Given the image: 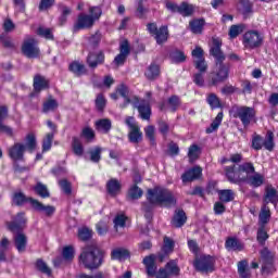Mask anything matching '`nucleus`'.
<instances>
[{
  "label": "nucleus",
  "mask_w": 278,
  "mask_h": 278,
  "mask_svg": "<svg viewBox=\"0 0 278 278\" xmlns=\"http://www.w3.org/2000/svg\"><path fill=\"white\" fill-rule=\"evenodd\" d=\"M212 47L210 49V55L215 60L213 71L208 73L207 84L208 86H218L229 79V71L231 64L227 61V55L223 52V40L220 38H212Z\"/></svg>",
  "instance_id": "obj_1"
},
{
  "label": "nucleus",
  "mask_w": 278,
  "mask_h": 278,
  "mask_svg": "<svg viewBox=\"0 0 278 278\" xmlns=\"http://www.w3.org/2000/svg\"><path fill=\"white\" fill-rule=\"evenodd\" d=\"M147 199L149 202L142 204V210L146 212V218H151L154 205H163L164 207H173L177 205V199L173 192L166 188L155 187L148 189Z\"/></svg>",
  "instance_id": "obj_2"
},
{
  "label": "nucleus",
  "mask_w": 278,
  "mask_h": 278,
  "mask_svg": "<svg viewBox=\"0 0 278 278\" xmlns=\"http://www.w3.org/2000/svg\"><path fill=\"white\" fill-rule=\"evenodd\" d=\"M105 257V251H103L97 243L86 245L80 255L79 262L88 270H97L102 264Z\"/></svg>",
  "instance_id": "obj_3"
},
{
  "label": "nucleus",
  "mask_w": 278,
  "mask_h": 278,
  "mask_svg": "<svg viewBox=\"0 0 278 278\" xmlns=\"http://www.w3.org/2000/svg\"><path fill=\"white\" fill-rule=\"evenodd\" d=\"M26 223L27 219L25 218L24 212L17 213L13 222L8 223L9 231L16 233L13 237V242L18 253H25V251H27V236L22 232L25 229Z\"/></svg>",
  "instance_id": "obj_4"
},
{
  "label": "nucleus",
  "mask_w": 278,
  "mask_h": 278,
  "mask_svg": "<svg viewBox=\"0 0 278 278\" xmlns=\"http://www.w3.org/2000/svg\"><path fill=\"white\" fill-rule=\"evenodd\" d=\"M225 175L230 181V184H240L241 181H247L249 175L255 173V167L252 163H243L241 165H229L224 168Z\"/></svg>",
  "instance_id": "obj_5"
},
{
  "label": "nucleus",
  "mask_w": 278,
  "mask_h": 278,
  "mask_svg": "<svg viewBox=\"0 0 278 278\" xmlns=\"http://www.w3.org/2000/svg\"><path fill=\"white\" fill-rule=\"evenodd\" d=\"M89 14H79L76 24L74 25V31H79V29H90L94 25L96 21L101 18L103 11L99 7H90Z\"/></svg>",
  "instance_id": "obj_6"
},
{
  "label": "nucleus",
  "mask_w": 278,
  "mask_h": 278,
  "mask_svg": "<svg viewBox=\"0 0 278 278\" xmlns=\"http://www.w3.org/2000/svg\"><path fill=\"white\" fill-rule=\"evenodd\" d=\"M232 116L233 118H239L244 129H247L249 128L251 123L255 121L257 116V112H255L254 108H250V106H233Z\"/></svg>",
  "instance_id": "obj_7"
},
{
  "label": "nucleus",
  "mask_w": 278,
  "mask_h": 278,
  "mask_svg": "<svg viewBox=\"0 0 278 278\" xmlns=\"http://www.w3.org/2000/svg\"><path fill=\"white\" fill-rule=\"evenodd\" d=\"M275 135L271 131H268L265 139L264 137L254 134L252 136V149L254 151H262L264 147L267 151H273L275 149Z\"/></svg>",
  "instance_id": "obj_8"
},
{
  "label": "nucleus",
  "mask_w": 278,
  "mask_h": 278,
  "mask_svg": "<svg viewBox=\"0 0 278 278\" xmlns=\"http://www.w3.org/2000/svg\"><path fill=\"white\" fill-rule=\"evenodd\" d=\"M245 49H260L264 45V37L257 30H249L243 35Z\"/></svg>",
  "instance_id": "obj_9"
},
{
  "label": "nucleus",
  "mask_w": 278,
  "mask_h": 278,
  "mask_svg": "<svg viewBox=\"0 0 278 278\" xmlns=\"http://www.w3.org/2000/svg\"><path fill=\"white\" fill-rule=\"evenodd\" d=\"M166 8L169 12H177L185 17L192 16V14H194V5L186 1L181 2L179 5L174 2H166Z\"/></svg>",
  "instance_id": "obj_10"
},
{
  "label": "nucleus",
  "mask_w": 278,
  "mask_h": 278,
  "mask_svg": "<svg viewBox=\"0 0 278 278\" xmlns=\"http://www.w3.org/2000/svg\"><path fill=\"white\" fill-rule=\"evenodd\" d=\"M193 266L195 270L204 273L205 275H207V273H214V257L201 256L195 258Z\"/></svg>",
  "instance_id": "obj_11"
},
{
  "label": "nucleus",
  "mask_w": 278,
  "mask_h": 278,
  "mask_svg": "<svg viewBox=\"0 0 278 278\" xmlns=\"http://www.w3.org/2000/svg\"><path fill=\"white\" fill-rule=\"evenodd\" d=\"M22 53L29 59H36L40 55V49L38 48V41L34 38H28L22 46Z\"/></svg>",
  "instance_id": "obj_12"
},
{
  "label": "nucleus",
  "mask_w": 278,
  "mask_h": 278,
  "mask_svg": "<svg viewBox=\"0 0 278 278\" xmlns=\"http://www.w3.org/2000/svg\"><path fill=\"white\" fill-rule=\"evenodd\" d=\"M25 151H26L25 144L21 142H16L11 148H9L8 150L9 157H11L13 162H23V160H25Z\"/></svg>",
  "instance_id": "obj_13"
},
{
  "label": "nucleus",
  "mask_w": 278,
  "mask_h": 278,
  "mask_svg": "<svg viewBox=\"0 0 278 278\" xmlns=\"http://www.w3.org/2000/svg\"><path fill=\"white\" fill-rule=\"evenodd\" d=\"M129 53H131V50L129 48V41L124 40L122 41L119 46V54H117L114 59V64L116 66H123L125 62H127V58H129Z\"/></svg>",
  "instance_id": "obj_14"
},
{
  "label": "nucleus",
  "mask_w": 278,
  "mask_h": 278,
  "mask_svg": "<svg viewBox=\"0 0 278 278\" xmlns=\"http://www.w3.org/2000/svg\"><path fill=\"white\" fill-rule=\"evenodd\" d=\"M135 102H132L134 108L138 109L139 116L142 121H150L151 119V105L147 103V101L142 100L141 102L138 101V98L135 97Z\"/></svg>",
  "instance_id": "obj_15"
},
{
  "label": "nucleus",
  "mask_w": 278,
  "mask_h": 278,
  "mask_svg": "<svg viewBox=\"0 0 278 278\" xmlns=\"http://www.w3.org/2000/svg\"><path fill=\"white\" fill-rule=\"evenodd\" d=\"M261 257L264 262L262 266V273L265 275H270L273 273L274 267H273V253L268 251L267 248L263 249L261 251Z\"/></svg>",
  "instance_id": "obj_16"
},
{
  "label": "nucleus",
  "mask_w": 278,
  "mask_h": 278,
  "mask_svg": "<svg viewBox=\"0 0 278 278\" xmlns=\"http://www.w3.org/2000/svg\"><path fill=\"white\" fill-rule=\"evenodd\" d=\"M8 118V106H0V134H5L9 138H14V129L12 127L3 124V121Z\"/></svg>",
  "instance_id": "obj_17"
},
{
  "label": "nucleus",
  "mask_w": 278,
  "mask_h": 278,
  "mask_svg": "<svg viewBox=\"0 0 278 278\" xmlns=\"http://www.w3.org/2000/svg\"><path fill=\"white\" fill-rule=\"evenodd\" d=\"M173 251H175V241L168 237H164L162 252L157 255L159 262H164Z\"/></svg>",
  "instance_id": "obj_18"
},
{
  "label": "nucleus",
  "mask_w": 278,
  "mask_h": 278,
  "mask_svg": "<svg viewBox=\"0 0 278 278\" xmlns=\"http://www.w3.org/2000/svg\"><path fill=\"white\" fill-rule=\"evenodd\" d=\"M203 174V169L200 166H195L181 175V179L184 184H190V181H195V179H200Z\"/></svg>",
  "instance_id": "obj_19"
},
{
  "label": "nucleus",
  "mask_w": 278,
  "mask_h": 278,
  "mask_svg": "<svg viewBox=\"0 0 278 278\" xmlns=\"http://www.w3.org/2000/svg\"><path fill=\"white\" fill-rule=\"evenodd\" d=\"M31 207L35 212H41L45 216H53L55 214V206L45 205L38 200H31Z\"/></svg>",
  "instance_id": "obj_20"
},
{
  "label": "nucleus",
  "mask_w": 278,
  "mask_h": 278,
  "mask_svg": "<svg viewBox=\"0 0 278 278\" xmlns=\"http://www.w3.org/2000/svg\"><path fill=\"white\" fill-rule=\"evenodd\" d=\"M264 205L267 206L268 203H273V205H277L278 203V191L273 187V185H268L265 188V194L263 198Z\"/></svg>",
  "instance_id": "obj_21"
},
{
  "label": "nucleus",
  "mask_w": 278,
  "mask_h": 278,
  "mask_svg": "<svg viewBox=\"0 0 278 278\" xmlns=\"http://www.w3.org/2000/svg\"><path fill=\"white\" fill-rule=\"evenodd\" d=\"M105 62V55L103 54L102 51L94 53L90 52L89 55L87 56V64L89 68H97L99 64H103Z\"/></svg>",
  "instance_id": "obj_22"
},
{
  "label": "nucleus",
  "mask_w": 278,
  "mask_h": 278,
  "mask_svg": "<svg viewBox=\"0 0 278 278\" xmlns=\"http://www.w3.org/2000/svg\"><path fill=\"white\" fill-rule=\"evenodd\" d=\"M68 71L75 75V77H84L88 75V68L79 61H74L68 65Z\"/></svg>",
  "instance_id": "obj_23"
},
{
  "label": "nucleus",
  "mask_w": 278,
  "mask_h": 278,
  "mask_svg": "<svg viewBox=\"0 0 278 278\" xmlns=\"http://www.w3.org/2000/svg\"><path fill=\"white\" fill-rule=\"evenodd\" d=\"M148 277L157 275V265H155V255H149L143 258Z\"/></svg>",
  "instance_id": "obj_24"
},
{
  "label": "nucleus",
  "mask_w": 278,
  "mask_h": 278,
  "mask_svg": "<svg viewBox=\"0 0 278 278\" xmlns=\"http://www.w3.org/2000/svg\"><path fill=\"white\" fill-rule=\"evenodd\" d=\"M186 220H188V216H186V212L181 208H178L174 213L172 225L173 227H176V229H179V227H184L186 225Z\"/></svg>",
  "instance_id": "obj_25"
},
{
  "label": "nucleus",
  "mask_w": 278,
  "mask_h": 278,
  "mask_svg": "<svg viewBox=\"0 0 278 278\" xmlns=\"http://www.w3.org/2000/svg\"><path fill=\"white\" fill-rule=\"evenodd\" d=\"M33 86L35 92H42V90L49 89V80L45 76L36 74Z\"/></svg>",
  "instance_id": "obj_26"
},
{
  "label": "nucleus",
  "mask_w": 278,
  "mask_h": 278,
  "mask_svg": "<svg viewBox=\"0 0 278 278\" xmlns=\"http://www.w3.org/2000/svg\"><path fill=\"white\" fill-rule=\"evenodd\" d=\"M12 201L14 205L21 207L25 205V203H30L31 205V201H36V199L25 195V193H23L22 191H16L15 193H13Z\"/></svg>",
  "instance_id": "obj_27"
},
{
  "label": "nucleus",
  "mask_w": 278,
  "mask_h": 278,
  "mask_svg": "<svg viewBox=\"0 0 278 278\" xmlns=\"http://www.w3.org/2000/svg\"><path fill=\"white\" fill-rule=\"evenodd\" d=\"M121 181L115 178L110 179L106 184V190L111 197H117V194H121Z\"/></svg>",
  "instance_id": "obj_28"
},
{
  "label": "nucleus",
  "mask_w": 278,
  "mask_h": 278,
  "mask_svg": "<svg viewBox=\"0 0 278 278\" xmlns=\"http://www.w3.org/2000/svg\"><path fill=\"white\" fill-rule=\"evenodd\" d=\"M225 247L227 251H243L244 244L236 237H229L226 239Z\"/></svg>",
  "instance_id": "obj_29"
},
{
  "label": "nucleus",
  "mask_w": 278,
  "mask_h": 278,
  "mask_svg": "<svg viewBox=\"0 0 278 278\" xmlns=\"http://www.w3.org/2000/svg\"><path fill=\"white\" fill-rule=\"evenodd\" d=\"M156 45H164L168 40V26H161L153 35Z\"/></svg>",
  "instance_id": "obj_30"
},
{
  "label": "nucleus",
  "mask_w": 278,
  "mask_h": 278,
  "mask_svg": "<svg viewBox=\"0 0 278 278\" xmlns=\"http://www.w3.org/2000/svg\"><path fill=\"white\" fill-rule=\"evenodd\" d=\"M58 100H55L52 96H49L48 99L42 104L43 114H49V112H55L59 108Z\"/></svg>",
  "instance_id": "obj_31"
},
{
  "label": "nucleus",
  "mask_w": 278,
  "mask_h": 278,
  "mask_svg": "<svg viewBox=\"0 0 278 278\" xmlns=\"http://www.w3.org/2000/svg\"><path fill=\"white\" fill-rule=\"evenodd\" d=\"M252 188H260V186L264 185V176L260 173H255L254 175L249 174L247 180Z\"/></svg>",
  "instance_id": "obj_32"
},
{
  "label": "nucleus",
  "mask_w": 278,
  "mask_h": 278,
  "mask_svg": "<svg viewBox=\"0 0 278 278\" xmlns=\"http://www.w3.org/2000/svg\"><path fill=\"white\" fill-rule=\"evenodd\" d=\"M127 257H129V250L125 248H116L111 252V260L123 262V260H127Z\"/></svg>",
  "instance_id": "obj_33"
},
{
  "label": "nucleus",
  "mask_w": 278,
  "mask_h": 278,
  "mask_svg": "<svg viewBox=\"0 0 278 278\" xmlns=\"http://www.w3.org/2000/svg\"><path fill=\"white\" fill-rule=\"evenodd\" d=\"M128 140L132 144H139V142H142V131L140 130V126H137V128H132L129 130Z\"/></svg>",
  "instance_id": "obj_34"
},
{
  "label": "nucleus",
  "mask_w": 278,
  "mask_h": 278,
  "mask_svg": "<svg viewBox=\"0 0 278 278\" xmlns=\"http://www.w3.org/2000/svg\"><path fill=\"white\" fill-rule=\"evenodd\" d=\"M87 153L89 155L90 162L99 164V162H101V153H103V148L97 146L94 148L89 149Z\"/></svg>",
  "instance_id": "obj_35"
},
{
  "label": "nucleus",
  "mask_w": 278,
  "mask_h": 278,
  "mask_svg": "<svg viewBox=\"0 0 278 278\" xmlns=\"http://www.w3.org/2000/svg\"><path fill=\"white\" fill-rule=\"evenodd\" d=\"M189 27L192 34H203V27H205V20H193L189 22Z\"/></svg>",
  "instance_id": "obj_36"
},
{
  "label": "nucleus",
  "mask_w": 278,
  "mask_h": 278,
  "mask_svg": "<svg viewBox=\"0 0 278 278\" xmlns=\"http://www.w3.org/2000/svg\"><path fill=\"white\" fill-rule=\"evenodd\" d=\"M164 270L170 276L179 277V273L181 269H179V266L177 265V261L172 260L168 263H166Z\"/></svg>",
  "instance_id": "obj_37"
},
{
  "label": "nucleus",
  "mask_w": 278,
  "mask_h": 278,
  "mask_svg": "<svg viewBox=\"0 0 278 278\" xmlns=\"http://www.w3.org/2000/svg\"><path fill=\"white\" fill-rule=\"evenodd\" d=\"M258 220L261 227H265V225H267V223L270 220V208L265 204L261 208Z\"/></svg>",
  "instance_id": "obj_38"
},
{
  "label": "nucleus",
  "mask_w": 278,
  "mask_h": 278,
  "mask_svg": "<svg viewBox=\"0 0 278 278\" xmlns=\"http://www.w3.org/2000/svg\"><path fill=\"white\" fill-rule=\"evenodd\" d=\"M33 190L38 194V197H41V199H49L51 197L49 189L42 182H37Z\"/></svg>",
  "instance_id": "obj_39"
},
{
  "label": "nucleus",
  "mask_w": 278,
  "mask_h": 278,
  "mask_svg": "<svg viewBox=\"0 0 278 278\" xmlns=\"http://www.w3.org/2000/svg\"><path fill=\"white\" fill-rule=\"evenodd\" d=\"M239 11L243 16H249V14H253V4L249 0H240Z\"/></svg>",
  "instance_id": "obj_40"
},
{
  "label": "nucleus",
  "mask_w": 278,
  "mask_h": 278,
  "mask_svg": "<svg viewBox=\"0 0 278 278\" xmlns=\"http://www.w3.org/2000/svg\"><path fill=\"white\" fill-rule=\"evenodd\" d=\"M96 129L103 134H108L112 129V122L108 118L99 119L96 122Z\"/></svg>",
  "instance_id": "obj_41"
},
{
  "label": "nucleus",
  "mask_w": 278,
  "mask_h": 278,
  "mask_svg": "<svg viewBox=\"0 0 278 278\" xmlns=\"http://www.w3.org/2000/svg\"><path fill=\"white\" fill-rule=\"evenodd\" d=\"M238 273L240 278H251V270L247 261H240L238 263Z\"/></svg>",
  "instance_id": "obj_42"
},
{
  "label": "nucleus",
  "mask_w": 278,
  "mask_h": 278,
  "mask_svg": "<svg viewBox=\"0 0 278 278\" xmlns=\"http://www.w3.org/2000/svg\"><path fill=\"white\" fill-rule=\"evenodd\" d=\"M146 77L150 81L157 79L160 77V66L155 64H151L148 70L146 71Z\"/></svg>",
  "instance_id": "obj_43"
},
{
  "label": "nucleus",
  "mask_w": 278,
  "mask_h": 278,
  "mask_svg": "<svg viewBox=\"0 0 278 278\" xmlns=\"http://www.w3.org/2000/svg\"><path fill=\"white\" fill-rule=\"evenodd\" d=\"M218 197H219V201H222V203H229V202L233 201V198H235L233 190H231V189L219 190Z\"/></svg>",
  "instance_id": "obj_44"
},
{
  "label": "nucleus",
  "mask_w": 278,
  "mask_h": 278,
  "mask_svg": "<svg viewBox=\"0 0 278 278\" xmlns=\"http://www.w3.org/2000/svg\"><path fill=\"white\" fill-rule=\"evenodd\" d=\"M116 92H118V94L125 99L124 108L131 103V99H129V87H127L125 84L119 85L116 89Z\"/></svg>",
  "instance_id": "obj_45"
},
{
  "label": "nucleus",
  "mask_w": 278,
  "mask_h": 278,
  "mask_svg": "<svg viewBox=\"0 0 278 278\" xmlns=\"http://www.w3.org/2000/svg\"><path fill=\"white\" fill-rule=\"evenodd\" d=\"M143 194L142 189L138 185L132 186L128 191V201H138Z\"/></svg>",
  "instance_id": "obj_46"
},
{
  "label": "nucleus",
  "mask_w": 278,
  "mask_h": 278,
  "mask_svg": "<svg viewBox=\"0 0 278 278\" xmlns=\"http://www.w3.org/2000/svg\"><path fill=\"white\" fill-rule=\"evenodd\" d=\"M8 249H10V240L4 237L0 241V262H8V257L5 256Z\"/></svg>",
  "instance_id": "obj_47"
},
{
  "label": "nucleus",
  "mask_w": 278,
  "mask_h": 278,
  "mask_svg": "<svg viewBox=\"0 0 278 278\" xmlns=\"http://www.w3.org/2000/svg\"><path fill=\"white\" fill-rule=\"evenodd\" d=\"M61 15L59 17V23L60 25H64L66 23V21H68V16H71V8L64 5V4H60L59 5Z\"/></svg>",
  "instance_id": "obj_48"
},
{
  "label": "nucleus",
  "mask_w": 278,
  "mask_h": 278,
  "mask_svg": "<svg viewBox=\"0 0 278 278\" xmlns=\"http://www.w3.org/2000/svg\"><path fill=\"white\" fill-rule=\"evenodd\" d=\"M35 267L39 270V273H42L43 275H48V277H51V269L49 265L42 260L38 258L35 263Z\"/></svg>",
  "instance_id": "obj_49"
},
{
  "label": "nucleus",
  "mask_w": 278,
  "mask_h": 278,
  "mask_svg": "<svg viewBox=\"0 0 278 278\" xmlns=\"http://www.w3.org/2000/svg\"><path fill=\"white\" fill-rule=\"evenodd\" d=\"M72 149L75 155H78V157L84 155V146L81 144V140H79V138L73 137Z\"/></svg>",
  "instance_id": "obj_50"
},
{
  "label": "nucleus",
  "mask_w": 278,
  "mask_h": 278,
  "mask_svg": "<svg viewBox=\"0 0 278 278\" xmlns=\"http://www.w3.org/2000/svg\"><path fill=\"white\" fill-rule=\"evenodd\" d=\"M244 29H247V24L231 25L228 35L230 38H238V35L242 34Z\"/></svg>",
  "instance_id": "obj_51"
},
{
  "label": "nucleus",
  "mask_w": 278,
  "mask_h": 278,
  "mask_svg": "<svg viewBox=\"0 0 278 278\" xmlns=\"http://www.w3.org/2000/svg\"><path fill=\"white\" fill-rule=\"evenodd\" d=\"M146 138H148L151 147H155V126L149 125L144 128Z\"/></svg>",
  "instance_id": "obj_52"
},
{
  "label": "nucleus",
  "mask_w": 278,
  "mask_h": 278,
  "mask_svg": "<svg viewBox=\"0 0 278 278\" xmlns=\"http://www.w3.org/2000/svg\"><path fill=\"white\" fill-rule=\"evenodd\" d=\"M220 123H223V112H219L215 119L212 122L211 126L206 128V134H214V131L220 127Z\"/></svg>",
  "instance_id": "obj_53"
},
{
  "label": "nucleus",
  "mask_w": 278,
  "mask_h": 278,
  "mask_svg": "<svg viewBox=\"0 0 278 278\" xmlns=\"http://www.w3.org/2000/svg\"><path fill=\"white\" fill-rule=\"evenodd\" d=\"M167 105L170 112H177V110H179V106L181 105V100L177 96H172L167 100Z\"/></svg>",
  "instance_id": "obj_54"
},
{
  "label": "nucleus",
  "mask_w": 278,
  "mask_h": 278,
  "mask_svg": "<svg viewBox=\"0 0 278 278\" xmlns=\"http://www.w3.org/2000/svg\"><path fill=\"white\" fill-rule=\"evenodd\" d=\"M200 153H201V149L199 148V146H197V144L190 146L189 151H188V157H189L190 162H194V161L199 160Z\"/></svg>",
  "instance_id": "obj_55"
},
{
  "label": "nucleus",
  "mask_w": 278,
  "mask_h": 278,
  "mask_svg": "<svg viewBox=\"0 0 278 278\" xmlns=\"http://www.w3.org/2000/svg\"><path fill=\"white\" fill-rule=\"evenodd\" d=\"M0 42L2 43L4 49H16V46L14 45L12 38L5 34H2L0 36Z\"/></svg>",
  "instance_id": "obj_56"
},
{
  "label": "nucleus",
  "mask_w": 278,
  "mask_h": 278,
  "mask_svg": "<svg viewBox=\"0 0 278 278\" xmlns=\"http://www.w3.org/2000/svg\"><path fill=\"white\" fill-rule=\"evenodd\" d=\"M193 64L198 73H204V74L207 73L208 65L205 59L194 60Z\"/></svg>",
  "instance_id": "obj_57"
},
{
  "label": "nucleus",
  "mask_w": 278,
  "mask_h": 278,
  "mask_svg": "<svg viewBox=\"0 0 278 278\" xmlns=\"http://www.w3.org/2000/svg\"><path fill=\"white\" fill-rule=\"evenodd\" d=\"M59 186L61 190H63L64 194H67V197H70V194H73V186L71 185V181L66 179H61L59 180Z\"/></svg>",
  "instance_id": "obj_58"
},
{
  "label": "nucleus",
  "mask_w": 278,
  "mask_h": 278,
  "mask_svg": "<svg viewBox=\"0 0 278 278\" xmlns=\"http://www.w3.org/2000/svg\"><path fill=\"white\" fill-rule=\"evenodd\" d=\"M55 135L53 132H48L42 141V151H50L53 144V138Z\"/></svg>",
  "instance_id": "obj_59"
},
{
  "label": "nucleus",
  "mask_w": 278,
  "mask_h": 278,
  "mask_svg": "<svg viewBox=\"0 0 278 278\" xmlns=\"http://www.w3.org/2000/svg\"><path fill=\"white\" fill-rule=\"evenodd\" d=\"M257 242H260L262 245L266 243V240H268V232H266V229L264 226H261L257 230V236H256Z\"/></svg>",
  "instance_id": "obj_60"
},
{
  "label": "nucleus",
  "mask_w": 278,
  "mask_h": 278,
  "mask_svg": "<svg viewBox=\"0 0 278 278\" xmlns=\"http://www.w3.org/2000/svg\"><path fill=\"white\" fill-rule=\"evenodd\" d=\"M75 257V249L73 245H67L63 249V258L66 260V262L73 261Z\"/></svg>",
  "instance_id": "obj_61"
},
{
  "label": "nucleus",
  "mask_w": 278,
  "mask_h": 278,
  "mask_svg": "<svg viewBox=\"0 0 278 278\" xmlns=\"http://www.w3.org/2000/svg\"><path fill=\"white\" fill-rule=\"evenodd\" d=\"M26 150L34 151L36 149V136L34 134H29L26 136Z\"/></svg>",
  "instance_id": "obj_62"
},
{
  "label": "nucleus",
  "mask_w": 278,
  "mask_h": 278,
  "mask_svg": "<svg viewBox=\"0 0 278 278\" xmlns=\"http://www.w3.org/2000/svg\"><path fill=\"white\" fill-rule=\"evenodd\" d=\"M113 223H114L115 229H118V227H125V225L127 223V216H125L123 214H118L115 216Z\"/></svg>",
  "instance_id": "obj_63"
},
{
  "label": "nucleus",
  "mask_w": 278,
  "mask_h": 278,
  "mask_svg": "<svg viewBox=\"0 0 278 278\" xmlns=\"http://www.w3.org/2000/svg\"><path fill=\"white\" fill-rule=\"evenodd\" d=\"M172 60L176 64H181V62H186V54L182 51L176 50L172 53Z\"/></svg>",
  "instance_id": "obj_64"
}]
</instances>
